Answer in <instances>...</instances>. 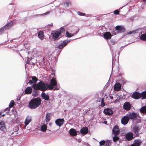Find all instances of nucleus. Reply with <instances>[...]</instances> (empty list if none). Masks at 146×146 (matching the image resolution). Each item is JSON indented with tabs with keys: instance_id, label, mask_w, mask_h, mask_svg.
I'll return each instance as SVG.
<instances>
[{
	"instance_id": "1",
	"label": "nucleus",
	"mask_w": 146,
	"mask_h": 146,
	"mask_svg": "<svg viewBox=\"0 0 146 146\" xmlns=\"http://www.w3.org/2000/svg\"><path fill=\"white\" fill-rule=\"evenodd\" d=\"M33 88L35 90H39L45 91L49 89V84H45L42 82H40L38 84H35L33 86Z\"/></svg>"
},
{
	"instance_id": "2",
	"label": "nucleus",
	"mask_w": 146,
	"mask_h": 146,
	"mask_svg": "<svg viewBox=\"0 0 146 146\" xmlns=\"http://www.w3.org/2000/svg\"><path fill=\"white\" fill-rule=\"evenodd\" d=\"M54 74H52L50 75L51 78H52L50 80V84L49 85V90L53 89L55 90H58L60 88V86L59 85H57V82L55 78L54 77Z\"/></svg>"
},
{
	"instance_id": "3",
	"label": "nucleus",
	"mask_w": 146,
	"mask_h": 146,
	"mask_svg": "<svg viewBox=\"0 0 146 146\" xmlns=\"http://www.w3.org/2000/svg\"><path fill=\"white\" fill-rule=\"evenodd\" d=\"M41 101V100L39 98L33 99L29 102V106L31 109H35L40 105Z\"/></svg>"
},
{
	"instance_id": "4",
	"label": "nucleus",
	"mask_w": 146,
	"mask_h": 146,
	"mask_svg": "<svg viewBox=\"0 0 146 146\" xmlns=\"http://www.w3.org/2000/svg\"><path fill=\"white\" fill-rule=\"evenodd\" d=\"M64 31V29H62L59 31L53 32L51 33L53 36L52 38L54 40L56 39H58L62 32Z\"/></svg>"
},
{
	"instance_id": "5",
	"label": "nucleus",
	"mask_w": 146,
	"mask_h": 146,
	"mask_svg": "<svg viewBox=\"0 0 146 146\" xmlns=\"http://www.w3.org/2000/svg\"><path fill=\"white\" fill-rule=\"evenodd\" d=\"M127 116V114L122 118L121 122L123 124L125 125L128 123L129 119Z\"/></svg>"
},
{
	"instance_id": "6",
	"label": "nucleus",
	"mask_w": 146,
	"mask_h": 146,
	"mask_svg": "<svg viewBox=\"0 0 146 146\" xmlns=\"http://www.w3.org/2000/svg\"><path fill=\"white\" fill-rule=\"evenodd\" d=\"M0 130L3 132H6L7 130L5 123L3 121L0 122Z\"/></svg>"
},
{
	"instance_id": "7",
	"label": "nucleus",
	"mask_w": 146,
	"mask_h": 146,
	"mask_svg": "<svg viewBox=\"0 0 146 146\" xmlns=\"http://www.w3.org/2000/svg\"><path fill=\"white\" fill-rule=\"evenodd\" d=\"M127 115L129 119V118L132 119H135L137 117V115L133 113H129L127 114Z\"/></svg>"
},
{
	"instance_id": "8",
	"label": "nucleus",
	"mask_w": 146,
	"mask_h": 146,
	"mask_svg": "<svg viewBox=\"0 0 146 146\" xmlns=\"http://www.w3.org/2000/svg\"><path fill=\"white\" fill-rule=\"evenodd\" d=\"M113 133L115 135H117L119 133V129L118 126H115L112 130Z\"/></svg>"
},
{
	"instance_id": "9",
	"label": "nucleus",
	"mask_w": 146,
	"mask_h": 146,
	"mask_svg": "<svg viewBox=\"0 0 146 146\" xmlns=\"http://www.w3.org/2000/svg\"><path fill=\"white\" fill-rule=\"evenodd\" d=\"M64 122L63 119H58L55 121L56 124L59 127L61 126L64 123Z\"/></svg>"
},
{
	"instance_id": "10",
	"label": "nucleus",
	"mask_w": 146,
	"mask_h": 146,
	"mask_svg": "<svg viewBox=\"0 0 146 146\" xmlns=\"http://www.w3.org/2000/svg\"><path fill=\"white\" fill-rule=\"evenodd\" d=\"M103 36L105 39L108 40L111 38L112 35L110 33L106 32L104 33Z\"/></svg>"
},
{
	"instance_id": "11",
	"label": "nucleus",
	"mask_w": 146,
	"mask_h": 146,
	"mask_svg": "<svg viewBox=\"0 0 146 146\" xmlns=\"http://www.w3.org/2000/svg\"><path fill=\"white\" fill-rule=\"evenodd\" d=\"M70 41V40L68 41L64 40L61 44H60L58 46V47L59 48H62L65 46Z\"/></svg>"
},
{
	"instance_id": "12",
	"label": "nucleus",
	"mask_w": 146,
	"mask_h": 146,
	"mask_svg": "<svg viewBox=\"0 0 146 146\" xmlns=\"http://www.w3.org/2000/svg\"><path fill=\"white\" fill-rule=\"evenodd\" d=\"M11 23L7 24L4 27L0 29V33L3 32L5 29H6V28H7L8 29H9L11 27Z\"/></svg>"
},
{
	"instance_id": "13",
	"label": "nucleus",
	"mask_w": 146,
	"mask_h": 146,
	"mask_svg": "<svg viewBox=\"0 0 146 146\" xmlns=\"http://www.w3.org/2000/svg\"><path fill=\"white\" fill-rule=\"evenodd\" d=\"M131 104L129 102H126L123 105V108L126 110H128L131 108Z\"/></svg>"
},
{
	"instance_id": "14",
	"label": "nucleus",
	"mask_w": 146,
	"mask_h": 146,
	"mask_svg": "<svg viewBox=\"0 0 146 146\" xmlns=\"http://www.w3.org/2000/svg\"><path fill=\"white\" fill-rule=\"evenodd\" d=\"M32 121V117L31 116H28L26 118L24 123L25 124V127L29 125Z\"/></svg>"
},
{
	"instance_id": "15",
	"label": "nucleus",
	"mask_w": 146,
	"mask_h": 146,
	"mask_svg": "<svg viewBox=\"0 0 146 146\" xmlns=\"http://www.w3.org/2000/svg\"><path fill=\"white\" fill-rule=\"evenodd\" d=\"M121 85L119 83H116L114 86V89L115 90L118 91L120 90L121 89Z\"/></svg>"
},
{
	"instance_id": "16",
	"label": "nucleus",
	"mask_w": 146,
	"mask_h": 146,
	"mask_svg": "<svg viewBox=\"0 0 146 146\" xmlns=\"http://www.w3.org/2000/svg\"><path fill=\"white\" fill-rule=\"evenodd\" d=\"M132 97L135 99H139L141 97V93L137 92H135L132 94Z\"/></svg>"
},
{
	"instance_id": "17",
	"label": "nucleus",
	"mask_w": 146,
	"mask_h": 146,
	"mask_svg": "<svg viewBox=\"0 0 146 146\" xmlns=\"http://www.w3.org/2000/svg\"><path fill=\"white\" fill-rule=\"evenodd\" d=\"M104 113L106 115H110L113 113V111L110 109L107 108L104 110Z\"/></svg>"
},
{
	"instance_id": "18",
	"label": "nucleus",
	"mask_w": 146,
	"mask_h": 146,
	"mask_svg": "<svg viewBox=\"0 0 146 146\" xmlns=\"http://www.w3.org/2000/svg\"><path fill=\"white\" fill-rule=\"evenodd\" d=\"M32 88L31 87H28L25 90V92L26 94H31L32 92Z\"/></svg>"
},
{
	"instance_id": "19",
	"label": "nucleus",
	"mask_w": 146,
	"mask_h": 146,
	"mask_svg": "<svg viewBox=\"0 0 146 146\" xmlns=\"http://www.w3.org/2000/svg\"><path fill=\"white\" fill-rule=\"evenodd\" d=\"M126 139L128 141L131 140L133 138V134L131 133H128L126 135Z\"/></svg>"
},
{
	"instance_id": "20",
	"label": "nucleus",
	"mask_w": 146,
	"mask_h": 146,
	"mask_svg": "<svg viewBox=\"0 0 146 146\" xmlns=\"http://www.w3.org/2000/svg\"><path fill=\"white\" fill-rule=\"evenodd\" d=\"M69 132L70 134L72 136H75L77 134V132L73 128L70 129Z\"/></svg>"
},
{
	"instance_id": "21",
	"label": "nucleus",
	"mask_w": 146,
	"mask_h": 146,
	"mask_svg": "<svg viewBox=\"0 0 146 146\" xmlns=\"http://www.w3.org/2000/svg\"><path fill=\"white\" fill-rule=\"evenodd\" d=\"M88 131V128L85 127L82 128L80 130V132L83 134H87Z\"/></svg>"
},
{
	"instance_id": "22",
	"label": "nucleus",
	"mask_w": 146,
	"mask_h": 146,
	"mask_svg": "<svg viewBox=\"0 0 146 146\" xmlns=\"http://www.w3.org/2000/svg\"><path fill=\"white\" fill-rule=\"evenodd\" d=\"M140 129V127L137 126H135L133 128V130L134 133L136 134L138 133Z\"/></svg>"
},
{
	"instance_id": "23",
	"label": "nucleus",
	"mask_w": 146,
	"mask_h": 146,
	"mask_svg": "<svg viewBox=\"0 0 146 146\" xmlns=\"http://www.w3.org/2000/svg\"><path fill=\"white\" fill-rule=\"evenodd\" d=\"M41 96L45 100H48L49 99V96L48 95L45 93H42L41 94Z\"/></svg>"
},
{
	"instance_id": "24",
	"label": "nucleus",
	"mask_w": 146,
	"mask_h": 146,
	"mask_svg": "<svg viewBox=\"0 0 146 146\" xmlns=\"http://www.w3.org/2000/svg\"><path fill=\"white\" fill-rule=\"evenodd\" d=\"M38 36L41 39H43L44 38V35H43V32L42 31L39 32L38 33Z\"/></svg>"
},
{
	"instance_id": "25",
	"label": "nucleus",
	"mask_w": 146,
	"mask_h": 146,
	"mask_svg": "<svg viewBox=\"0 0 146 146\" xmlns=\"http://www.w3.org/2000/svg\"><path fill=\"white\" fill-rule=\"evenodd\" d=\"M141 143V142L139 140H135L134 141V143L133 144L135 146H140V145Z\"/></svg>"
},
{
	"instance_id": "26",
	"label": "nucleus",
	"mask_w": 146,
	"mask_h": 146,
	"mask_svg": "<svg viewBox=\"0 0 146 146\" xmlns=\"http://www.w3.org/2000/svg\"><path fill=\"white\" fill-rule=\"evenodd\" d=\"M50 114L48 113L46 114V117L45 121L46 122H48L50 120Z\"/></svg>"
},
{
	"instance_id": "27",
	"label": "nucleus",
	"mask_w": 146,
	"mask_h": 146,
	"mask_svg": "<svg viewBox=\"0 0 146 146\" xmlns=\"http://www.w3.org/2000/svg\"><path fill=\"white\" fill-rule=\"evenodd\" d=\"M47 129V125L44 124L41 127V130L45 132Z\"/></svg>"
},
{
	"instance_id": "28",
	"label": "nucleus",
	"mask_w": 146,
	"mask_h": 146,
	"mask_svg": "<svg viewBox=\"0 0 146 146\" xmlns=\"http://www.w3.org/2000/svg\"><path fill=\"white\" fill-rule=\"evenodd\" d=\"M141 97L142 99L146 98V91H144L141 94Z\"/></svg>"
},
{
	"instance_id": "29",
	"label": "nucleus",
	"mask_w": 146,
	"mask_h": 146,
	"mask_svg": "<svg viewBox=\"0 0 146 146\" xmlns=\"http://www.w3.org/2000/svg\"><path fill=\"white\" fill-rule=\"evenodd\" d=\"M140 111L141 113H146V106L143 107L140 109Z\"/></svg>"
},
{
	"instance_id": "30",
	"label": "nucleus",
	"mask_w": 146,
	"mask_h": 146,
	"mask_svg": "<svg viewBox=\"0 0 146 146\" xmlns=\"http://www.w3.org/2000/svg\"><path fill=\"white\" fill-rule=\"evenodd\" d=\"M141 39L146 41V34H144L141 35L140 38Z\"/></svg>"
},
{
	"instance_id": "31",
	"label": "nucleus",
	"mask_w": 146,
	"mask_h": 146,
	"mask_svg": "<svg viewBox=\"0 0 146 146\" xmlns=\"http://www.w3.org/2000/svg\"><path fill=\"white\" fill-rule=\"evenodd\" d=\"M76 33L74 34H71L70 33H69V32H68V31H66V35L67 37H72V36H73L74 35H75L76 33Z\"/></svg>"
},
{
	"instance_id": "32",
	"label": "nucleus",
	"mask_w": 146,
	"mask_h": 146,
	"mask_svg": "<svg viewBox=\"0 0 146 146\" xmlns=\"http://www.w3.org/2000/svg\"><path fill=\"white\" fill-rule=\"evenodd\" d=\"M111 142L109 140H107L105 142V144L104 146H110L111 145Z\"/></svg>"
},
{
	"instance_id": "33",
	"label": "nucleus",
	"mask_w": 146,
	"mask_h": 146,
	"mask_svg": "<svg viewBox=\"0 0 146 146\" xmlns=\"http://www.w3.org/2000/svg\"><path fill=\"white\" fill-rule=\"evenodd\" d=\"M117 135H115V136L113 137V140L114 142H116L119 139V137L118 136H116Z\"/></svg>"
},
{
	"instance_id": "34",
	"label": "nucleus",
	"mask_w": 146,
	"mask_h": 146,
	"mask_svg": "<svg viewBox=\"0 0 146 146\" xmlns=\"http://www.w3.org/2000/svg\"><path fill=\"white\" fill-rule=\"evenodd\" d=\"M14 104V102L13 100H12L10 102L9 104V106L10 107H12Z\"/></svg>"
},
{
	"instance_id": "35",
	"label": "nucleus",
	"mask_w": 146,
	"mask_h": 146,
	"mask_svg": "<svg viewBox=\"0 0 146 146\" xmlns=\"http://www.w3.org/2000/svg\"><path fill=\"white\" fill-rule=\"evenodd\" d=\"M32 79L34 82H36L38 80L37 79L35 76L32 77Z\"/></svg>"
},
{
	"instance_id": "36",
	"label": "nucleus",
	"mask_w": 146,
	"mask_h": 146,
	"mask_svg": "<svg viewBox=\"0 0 146 146\" xmlns=\"http://www.w3.org/2000/svg\"><path fill=\"white\" fill-rule=\"evenodd\" d=\"M99 143L100 145L102 146L105 144V142L104 140L100 142Z\"/></svg>"
},
{
	"instance_id": "37",
	"label": "nucleus",
	"mask_w": 146,
	"mask_h": 146,
	"mask_svg": "<svg viewBox=\"0 0 146 146\" xmlns=\"http://www.w3.org/2000/svg\"><path fill=\"white\" fill-rule=\"evenodd\" d=\"M64 5L68 7L69 5H71V3L69 1L66 2L64 3Z\"/></svg>"
},
{
	"instance_id": "38",
	"label": "nucleus",
	"mask_w": 146,
	"mask_h": 146,
	"mask_svg": "<svg viewBox=\"0 0 146 146\" xmlns=\"http://www.w3.org/2000/svg\"><path fill=\"white\" fill-rule=\"evenodd\" d=\"M136 33V31H129L127 33V34H134Z\"/></svg>"
},
{
	"instance_id": "39",
	"label": "nucleus",
	"mask_w": 146,
	"mask_h": 146,
	"mask_svg": "<svg viewBox=\"0 0 146 146\" xmlns=\"http://www.w3.org/2000/svg\"><path fill=\"white\" fill-rule=\"evenodd\" d=\"M78 14L80 16H84L85 15V14L84 13H81L80 12H78Z\"/></svg>"
},
{
	"instance_id": "40",
	"label": "nucleus",
	"mask_w": 146,
	"mask_h": 146,
	"mask_svg": "<svg viewBox=\"0 0 146 146\" xmlns=\"http://www.w3.org/2000/svg\"><path fill=\"white\" fill-rule=\"evenodd\" d=\"M115 29L117 30L120 31L121 29V27L119 26H117L115 27Z\"/></svg>"
},
{
	"instance_id": "41",
	"label": "nucleus",
	"mask_w": 146,
	"mask_h": 146,
	"mask_svg": "<svg viewBox=\"0 0 146 146\" xmlns=\"http://www.w3.org/2000/svg\"><path fill=\"white\" fill-rule=\"evenodd\" d=\"M114 13L115 14L118 15L119 13V11L118 10H116L114 11Z\"/></svg>"
},
{
	"instance_id": "42",
	"label": "nucleus",
	"mask_w": 146,
	"mask_h": 146,
	"mask_svg": "<svg viewBox=\"0 0 146 146\" xmlns=\"http://www.w3.org/2000/svg\"><path fill=\"white\" fill-rule=\"evenodd\" d=\"M33 83V82L31 80H29V84L31 85V84H32Z\"/></svg>"
},
{
	"instance_id": "43",
	"label": "nucleus",
	"mask_w": 146,
	"mask_h": 146,
	"mask_svg": "<svg viewBox=\"0 0 146 146\" xmlns=\"http://www.w3.org/2000/svg\"><path fill=\"white\" fill-rule=\"evenodd\" d=\"M33 60H33V59L31 58V60L32 61V64L33 65H34L35 64V63L36 62V60H35V62H34L33 61Z\"/></svg>"
},
{
	"instance_id": "44",
	"label": "nucleus",
	"mask_w": 146,
	"mask_h": 146,
	"mask_svg": "<svg viewBox=\"0 0 146 146\" xmlns=\"http://www.w3.org/2000/svg\"><path fill=\"white\" fill-rule=\"evenodd\" d=\"M109 97L111 99H112L113 98V97L112 96H110Z\"/></svg>"
},
{
	"instance_id": "45",
	"label": "nucleus",
	"mask_w": 146,
	"mask_h": 146,
	"mask_svg": "<svg viewBox=\"0 0 146 146\" xmlns=\"http://www.w3.org/2000/svg\"><path fill=\"white\" fill-rule=\"evenodd\" d=\"M6 110H10V108H7Z\"/></svg>"
},
{
	"instance_id": "46",
	"label": "nucleus",
	"mask_w": 146,
	"mask_h": 146,
	"mask_svg": "<svg viewBox=\"0 0 146 146\" xmlns=\"http://www.w3.org/2000/svg\"><path fill=\"white\" fill-rule=\"evenodd\" d=\"M131 146H135V145H134V144H133L131 145Z\"/></svg>"
},
{
	"instance_id": "47",
	"label": "nucleus",
	"mask_w": 146,
	"mask_h": 146,
	"mask_svg": "<svg viewBox=\"0 0 146 146\" xmlns=\"http://www.w3.org/2000/svg\"><path fill=\"white\" fill-rule=\"evenodd\" d=\"M112 34L113 35H115L116 34L115 33H113Z\"/></svg>"
},
{
	"instance_id": "48",
	"label": "nucleus",
	"mask_w": 146,
	"mask_h": 146,
	"mask_svg": "<svg viewBox=\"0 0 146 146\" xmlns=\"http://www.w3.org/2000/svg\"><path fill=\"white\" fill-rule=\"evenodd\" d=\"M17 130H18V129H18V127H17Z\"/></svg>"
},
{
	"instance_id": "49",
	"label": "nucleus",
	"mask_w": 146,
	"mask_h": 146,
	"mask_svg": "<svg viewBox=\"0 0 146 146\" xmlns=\"http://www.w3.org/2000/svg\"><path fill=\"white\" fill-rule=\"evenodd\" d=\"M116 101H115V102H114V103H115L116 102Z\"/></svg>"
},
{
	"instance_id": "50",
	"label": "nucleus",
	"mask_w": 146,
	"mask_h": 146,
	"mask_svg": "<svg viewBox=\"0 0 146 146\" xmlns=\"http://www.w3.org/2000/svg\"><path fill=\"white\" fill-rule=\"evenodd\" d=\"M4 114L3 115V116H4Z\"/></svg>"
},
{
	"instance_id": "51",
	"label": "nucleus",
	"mask_w": 146,
	"mask_h": 146,
	"mask_svg": "<svg viewBox=\"0 0 146 146\" xmlns=\"http://www.w3.org/2000/svg\"><path fill=\"white\" fill-rule=\"evenodd\" d=\"M1 113H0V115H1Z\"/></svg>"
}]
</instances>
